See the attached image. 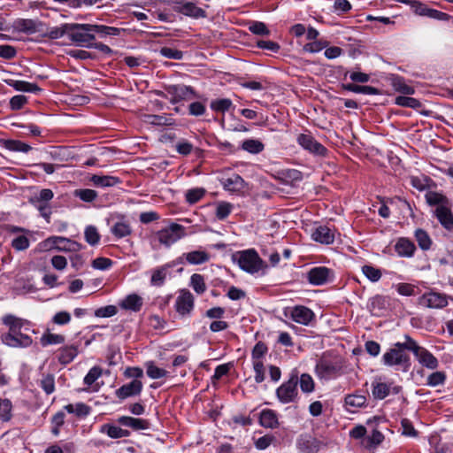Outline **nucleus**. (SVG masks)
<instances>
[{
    "label": "nucleus",
    "mask_w": 453,
    "mask_h": 453,
    "mask_svg": "<svg viewBox=\"0 0 453 453\" xmlns=\"http://www.w3.org/2000/svg\"><path fill=\"white\" fill-rule=\"evenodd\" d=\"M54 194L53 191L50 188L41 189L38 193L35 194L30 198V203L32 204L37 203H49V202L53 198Z\"/></svg>",
    "instance_id": "nucleus-47"
},
{
    "label": "nucleus",
    "mask_w": 453,
    "mask_h": 453,
    "mask_svg": "<svg viewBox=\"0 0 453 453\" xmlns=\"http://www.w3.org/2000/svg\"><path fill=\"white\" fill-rule=\"evenodd\" d=\"M142 390V383L141 380H134L127 384H124L115 392L119 399H126L127 397L138 395Z\"/></svg>",
    "instance_id": "nucleus-21"
},
{
    "label": "nucleus",
    "mask_w": 453,
    "mask_h": 453,
    "mask_svg": "<svg viewBox=\"0 0 453 453\" xmlns=\"http://www.w3.org/2000/svg\"><path fill=\"white\" fill-rule=\"evenodd\" d=\"M394 250L398 257L411 258L417 250L415 243L407 237H399L395 240Z\"/></svg>",
    "instance_id": "nucleus-18"
},
{
    "label": "nucleus",
    "mask_w": 453,
    "mask_h": 453,
    "mask_svg": "<svg viewBox=\"0 0 453 453\" xmlns=\"http://www.w3.org/2000/svg\"><path fill=\"white\" fill-rule=\"evenodd\" d=\"M395 104L402 107H408L411 109H418L422 104L419 100L411 96H397L395 99Z\"/></svg>",
    "instance_id": "nucleus-51"
},
{
    "label": "nucleus",
    "mask_w": 453,
    "mask_h": 453,
    "mask_svg": "<svg viewBox=\"0 0 453 453\" xmlns=\"http://www.w3.org/2000/svg\"><path fill=\"white\" fill-rule=\"evenodd\" d=\"M43 245L45 248H55L64 251H77L81 248L79 243L61 236L50 237L44 241Z\"/></svg>",
    "instance_id": "nucleus-16"
},
{
    "label": "nucleus",
    "mask_w": 453,
    "mask_h": 453,
    "mask_svg": "<svg viewBox=\"0 0 453 453\" xmlns=\"http://www.w3.org/2000/svg\"><path fill=\"white\" fill-rule=\"evenodd\" d=\"M183 259L189 265H198L207 263L211 259V255L206 250H197L183 253L178 258V262L182 263Z\"/></svg>",
    "instance_id": "nucleus-20"
},
{
    "label": "nucleus",
    "mask_w": 453,
    "mask_h": 453,
    "mask_svg": "<svg viewBox=\"0 0 453 453\" xmlns=\"http://www.w3.org/2000/svg\"><path fill=\"white\" fill-rule=\"evenodd\" d=\"M111 232L115 237L120 239L131 234L132 230L128 222L119 220L112 225Z\"/></svg>",
    "instance_id": "nucleus-40"
},
{
    "label": "nucleus",
    "mask_w": 453,
    "mask_h": 453,
    "mask_svg": "<svg viewBox=\"0 0 453 453\" xmlns=\"http://www.w3.org/2000/svg\"><path fill=\"white\" fill-rule=\"evenodd\" d=\"M233 103L228 98H221V99H216L212 100L210 104V107L212 111L216 112H221L224 113L232 107Z\"/></svg>",
    "instance_id": "nucleus-53"
},
{
    "label": "nucleus",
    "mask_w": 453,
    "mask_h": 453,
    "mask_svg": "<svg viewBox=\"0 0 453 453\" xmlns=\"http://www.w3.org/2000/svg\"><path fill=\"white\" fill-rule=\"evenodd\" d=\"M419 304L432 309H441L448 305L446 295L438 292H428L419 298Z\"/></svg>",
    "instance_id": "nucleus-15"
},
{
    "label": "nucleus",
    "mask_w": 453,
    "mask_h": 453,
    "mask_svg": "<svg viewBox=\"0 0 453 453\" xmlns=\"http://www.w3.org/2000/svg\"><path fill=\"white\" fill-rule=\"evenodd\" d=\"M52 429L51 433L58 436L60 433V428L65 423V413L63 411L57 412L51 418Z\"/></svg>",
    "instance_id": "nucleus-62"
},
{
    "label": "nucleus",
    "mask_w": 453,
    "mask_h": 453,
    "mask_svg": "<svg viewBox=\"0 0 453 453\" xmlns=\"http://www.w3.org/2000/svg\"><path fill=\"white\" fill-rule=\"evenodd\" d=\"M315 374L319 380H335L343 374V361L324 354L315 365Z\"/></svg>",
    "instance_id": "nucleus-1"
},
{
    "label": "nucleus",
    "mask_w": 453,
    "mask_h": 453,
    "mask_svg": "<svg viewBox=\"0 0 453 453\" xmlns=\"http://www.w3.org/2000/svg\"><path fill=\"white\" fill-rule=\"evenodd\" d=\"M402 387L395 385L394 382H384L380 380H376L372 383V394L373 398L382 400L386 398L390 393L395 395L400 393Z\"/></svg>",
    "instance_id": "nucleus-14"
},
{
    "label": "nucleus",
    "mask_w": 453,
    "mask_h": 453,
    "mask_svg": "<svg viewBox=\"0 0 453 453\" xmlns=\"http://www.w3.org/2000/svg\"><path fill=\"white\" fill-rule=\"evenodd\" d=\"M286 316H288L293 321L303 326H308L315 318L314 312L303 305L291 308L289 313H286Z\"/></svg>",
    "instance_id": "nucleus-17"
},
{
    "label": "nucleus",
    "mask_w": 453,
    "mask_h": 453,
    "mask_svg": "<svg viewBox=\"0 0 453 453\" xmlns=\"http://www.w3.org/2000/svg\"><path fill=\"white\" fill-rule=\"evenodd\" d=\"M400 3L410 6L411 10L418 16L426 17L429 7L418 0H398Z\"/></svg>",
    "instance_id": "nucleus-45"
},
{
    "label": "nucleus",
    "mask_w": 453,
    "mask_h": 453,
    "mask_svg": "<svg viewBox=\"0 0 453 453\" xmlns=\"http://www.w3.org/2000/svg\"><path fill=\"white\" fill-rule=\"evenodd\" d=\"M39 386L47 394L50 395L55 391V378L52 374H42L39 380Z\"/></svg>",
    "instance_id": "nucleus-55"
},
{
    "label": "nucleus",
    "mask_w": 453,
    "mask_h": 453,
    "mask_svg": "<svg viewBox=\"0 0 453 453\" xmlns=\"http://www.w3.org/2000/svg\"><path fill=\"white\" fill-rule=\"evenodd\" d=\"M189 285L194 289V291L198 295H202L206 291V284L204 281V278L203 275L199 273H194L190 277Z\"/></svg>",
    "instance_id": "nucleus-50"
},
{
    "label": "nucleus",
    "mask_w": 453,
    "mask_h": 453,
    "mask_svg": "<svg viewBox=\"0 0 453 453\" xmlns=\"http://www.w3.org/2000/svg\"><path fill=\"white\" fill-rule=\"evenodd\" d=\"M414 237L418 242V247L424 250H429L433 245V241L426 231L422 228H418L414 232Z\"/></svg>",
    "instance_id": "nucleus-38"
},
{
    "label": "nucleus",
    "mask_w": 453,
    "mask_h": 453,
    "mask_svg": "<svg viewBox=\"0 0 453 453\" xmlns=\"http://www.w3.org/2000/svg\"><path fill=\"white\" fill-rule=\"evenodd\" d=\"M195 307V297L189 290L181 289L174 303L176 312L181 318L191 316Z\"/></svg>",
    "instance_id": "nucleus-8"
},
{
    "label": "nucleus",
    "mask_w": 453,
    "mask_h": 453,
    "mask_svg": "<svg viewBox=\"0 0 453 453\" xmlns=\"http://www.w3.org/2000/svg\"><path fill=\"white\" fill-rule=\"evenodd\" d=\"M2 322L4 325L8 326V333H14L16 331H20V329L26 325L29 324V322L26 319L18 318L12 314H6L2 318Z\"/></svg>",
    "instance_id": "nucleus-32"
},
{
    "label": "nucleus",
    "mask_w": 453,
    "mask_h": 453,
    "mask_svg": "<svg viewBox=\"0 0 453 453\" xmlns=\"http://www.w3.org/2000/svg\"><path fill=\"white\" fill-rule=\"evenodd\" d=\"M298 382L300 383L301 390L303 393H311L314 391L315 383L312 377L308 373L301 374L298 379Z\"/></svg>",
    "instance_id": "nucleus-58"
},
{
    "label": "nucleus",
    "mask_w": 453,
    "mask_h": 453,
    "mask_svg": "<svg viewBox=\"0 0 453 453\" xmlns=\"http://www.w3.org/2000/svg\"><path fill=\"white\" fill-rule=\"evenodd\" d=\"M186 235L185 227L177 223H172L156 233V236L160 244L170 247Z\"/></svg>",
    "instance_id": "nucleus-7"
},
{
    "label": "nucleus",
    "mask_w": 453,
    "mask_h": 453,
    "mask_svg": "<svg viewBox=\"0 0 453 453\" xmlns=\"http://www.w3.org/2000/svg\"><path fill=\"white\" fill-rule=\"evenodd\" d=\"M259 423L266 428H275L279 426L278 415L275 411L265 409L260 412Z\"/></svg>",
    "instance_id": "nucleus-29"
},
{
    "label": "nucleus",
    "mask_w": 453,
    "mask_h": 453,
    "mask_svg": "<svg viewBox=\"0 0 453 453\" xmlns=\"http://www.w3.org/2000/svg\"><path fill=\"white\" fill-rule=\"evenodd\" d=\"M173 265L166 264L157 267L152 272L150 283L153 286L160 287L164 284L167 275L168 269L173 267Z\"/></svg>",
    "instance_id": "nucleus-37"
},
{
    "label": "nucleus",
    "mask_w": 453,
    "mask_h": 453,
    "mask_svg": "<svg viewBox=\"0 0 453 453\" xmlns=\"http://www.w3.org/2000/svg\"><path fill=\"white\" fill-rule=\"evenodd\" d=\"M405 344L404 342H396L394 348L389 349L382 356V362L388 366H400L403 371L406 372L411 366V358L404 350L406 348L401 345Z\"/></svg>",
    "instance_id": "nucleus-5"
},
{
    "label": "nucleus",
    "mask_w": 453,
    "mask_h": 453,
    "mask_svg": "<svg viewBox=\"0 0 453 453\" xmlns=\"http://www.w3.org/2000/svg\"><path fill=\"white\" fill-rule=\"evenodd\" d=\"M70 23H64L58 27H50L47 30V36L50 39L57 40L64 36L68 38Z\"/></svg>",
    "instance_id": "nucleus-44"
},
{
    "label": "nucleus",
    "mask_w": 453,
    "mask_h": 453,
    "mask_svg": "<svg viewBox=\"0 0 453 453\" xmlns=\"http://www.w3.org/2000/svg\"><path fill=\"white\" fill-rule=\"evenodd\" d=\"M64 409L70 414L80 418H85L90 413V407L83 403H70L64 406Z\"/></svg>",
    "instance_id": "nucleus-42"
},
{
    "label": "nucleus",
    "mask_w": 453,
    "mask_h": 453,
    "mask_svg": "<svg viewBox=\"0 0 453 453\" xmlns=\"http://www.w3.org/2000/svg\"><path fill=\"white\" fill-rule=\"evenodd\" d=\"M100 432L107 434L112 439H119L129 435V432L127 430L122 429L121 427L112 424L103 425L100 428Z\"/></svg>",
    "instance_id": "nucleus-36"
},
{
    "label": "nucleus",
    "mask_w": 453,
    "mask_h": 453,
    "mask_svg": "<svg viewBox=\"0 0 453 453\" xmlns=\"http://www.w3.org/2000/svg\"><path fill=\"white\" fill-rule=\"evenodd\" d=\"M143 121L145 123L154 125V126H172L174 125V119L171 115L163 114V115H155V114H148L144 115Z\"/></svg>",
    "instance_id": "nucleus-35"
},
{
    "label": "nucleus",
    "mask_w": 453,
    "mask_h": 453,
    "mask_svg": "<svg viewBox=\"0 0 453 453\" xmlns=\"http://www.w3.org/2000/svg\"><path fill=\"white\" fill-rule=\"evenodd\" d=\"M91 33L95 35L98 34L101 37L107 35H119L120 30L117 27H108L105 25L90 24Z\"/></svg>",
    "instance_id": "nucleus-46"
},
{
    "label": "nucleus",
    "mask_w": 453,
    "mask_h": 453,
    "mask_svg": "<svg viewBox=\"0 0 453 453\" xmlns=\"http://www.w3.org/2000/svg\"><path fill=\"white\" fill-rule=\"evenodd\" d=\"M241 148L250 154H258L264 150L265 145L259 140L246 139L242 142Z\"/></svg>",
    "instance_id": "nucleus-43"
},
{
    "label": "nucleus",
    "mask_w": 453,
    "mask_h": 453,
    "mask_svg": "<svg viewBox=\"0 0 453 453\" xmlns=\"http://www.w3.org/2000/svg\"><path fill=\"white\" fill-rule=\"evenodd\" d=\"M159 54L166 58L180 60L183 58V52L172 47H162L159 50Z\"/></svg>",
    "instance_id": "nucleus-60"
},
{
    "label": "nucleus",
    "mask_w": 453,
    "mask_h": 453,
    "mask_svg": "<svg viewBox=\"0 0 453 453\" xmlns=\"http://www.w3.org/2000/svg\"><path fill=\"white\" fill-rule=\"evenodd\" d=\"M334 231L326 226H318L311 234L312 240L326 245L332 244L334 241Z\"/></svg>",
    "instance_id": "nucleus-24"
},
{
    "label": "nucleus",
    "mask_w": 453,
    "mask_h": 453,
    "mask_svg": "<svg viewBox=\"0 0 453 453\" xmlns=\"http://www.w3.org/2000/svg\"><path fill=\"white\" fill-rule=\"evenodd\" d=\"M405 344L401 345L412 352L420 365L430 370H435L439 366L438 359L426 348L420 346L410 335L404 334Z\"/></svg>",
    "instance_id": "nucleus-2"
},
{
    "label": "nucleus",
    "mask_w": 453,
    "mask_h": 453,
    "mask_svg": "<svg viewBox=\"0 0 453 453\" xmlns=\"http://www.w3.org/2000/svg\"><path fill=\"white\" fill-rule=\"evenodd\" d=\"M142 304L143 300L137 294H130L119 302V306L122 309L134 312L139 311L142 309Z\"/></svg>",
    "instance_id": "nucleus-26"
},
{
    "label": "nucleus",
    "mask_w": 453,
    "mask_h": 453,
    "mask_svg": "<svg viewBox=\"0 0 453 453\" xmlns=\"http://www.w3.org/2000/svg\"><path fill=\"white\" fill-rule=\"evenodd\" d=\"M297 143L305 150L317 157H326L327 149L319 142L310 133L300 134L296 138Z\"/></svg>",
    "instance_id": "nucleus-9"
},
{
    "label": "nucleus",
    "mask_w": 453,
    "mask_h": 453,
    "mask_svg": "<svg viewBox=\"0 0 453 453\" xmlns=\"http://www.w3.org/2000/svg\"><path fill=\"white\" fill-rule=\"evenodd\" d=\"M297 383V375L291 374L290 378L276 389L277 399L283 404L296 402L298 397Z\"/></svg>",
    "instance_id": "nucleus-6"
},
{
    "label": "nucleus",
    "mask_w": 453,
    "mask_h": 453,
    "mask_svg": "<svg viewBox=\"0 0 453 453\" xmlns=\"http://www.w3.org/2000/svg\"><path fill=\"white\" fill-rule=\"evenodd\" d=\"M1 341L11 348H27L33 343L31 336L22 334L20 331L4 333L1 335Z\"/></svg>",
    "instance_id": "nucleus-12"
},
{
    "label": "nucleus",
    "mask_w": 453,
    "mask_h": 453,
    "mask_svg": "<svg viewBox=\"0 0 453 453\" xmlns=\"http://www.w3.org/2000/svg\"><path fill=\"white\" fill-rule=\"evenodd\" d=\"M165 91L167 97L172 104H176L183 100H189L194 96L193 88L183 84L168 86Z\"/></svg>",
    "instance_id": "nucleus-13"
},
{
    "label": "nucleus",
    "mask_w": 453,
    "mask_h": 453,
    "mask_svg": "<svg viewBox=\"0 0 453 453\" xmlns=\"http://www.w3.org/2000/svg\"><path fill=\"white\" fill-rule=\"evenodd\" d=\"M205 193H206V191L203 188H196L188 189L185 195L186 201L189 204H194V203H197L198 201H200L204 196Z\"/></svg>",
    "instance_id": "nucleus-57"
},
{
    "label": "nucleus",
    "mask_w": 453,
    "mask_h": 453,
    "mask_svg": "<svg viewBox=\"0 0 453 453\" xmlns=\"http://www.w3.org/2000/svg\"><path fill=\"white\" fill-rule=\"evenodd\" d=\"M344 88L348 91L357 94L380 95V91L378 88L367 85H357L354 83H349L344 85Z\"/></svg>",
    "instance_id": "nucleus-41"
},
{
    "label": "nucleus",
    "mask_w": 453,
    "mask_h": 453,
    "mask_svg": "<svg viewBox=\"0 0 453 453\" xmlns=\"http://www.w3.org/2000/svg\"><path fill=\"white\" fill-rule=\"evenodd\" d=\"M146 373L149 378L152 380H159V379H169L173 376L170 374L168 371L164 368H160L153 361H148L145 363Z\"/></svg>",
    "instance_id": "nucleus-30"
},
{
    "label": "nucleus",
    "mask_w": 453,
    "mask_h": 453,
    "mask_svg": "<svg viewBox=\"0 0 453 453\" xmlns=\"http://www.w3.org/2000/svg\"><path fill=\"white\" fill-rule=\"evenodd\" d=\"M103 371L99 366H93L84 377L83 382L87 386H91L97 379L102 376Z\"/></svg>",
    "instance_id": "nucleus-61"
},
{
    "label": "nucleus",
    "mask_w": 453,
    "mask_h": 453,
    "mask_svg": "<svg viewBox=\"0 0 453 453\" xmlns=\"http://www.w3.org/2000/svg\"><path fill=\"white\" fill-rule=\"evenodd\" d=\"M30 242L26 235H19L12 241V247L17 251H22L28 249Z\"/></svg>",
    "instance_id": "nucleus-64"
},
{
    "label": "nucleus",
    "mask_w": 453,
    "mask_h": 453,
    "mask_svg": "<svg viewBox=\"0 0 453 453\" xmlns=\"http://www.w3.org/2000/svg\"><path fill=\"white\" fill-rule=\"evenodd\" d=\"M77 345H66L58 350V360L62 365L70 364L78 355Z\"/></svg>",
    "instance_id": "nucleus-27"
},
{
    "label": "nucleus",
    "mask_w": 453,
    "mask_h": 453,
    "mask_svg": "<svg viewBox=\"0 0 453 453\" xmlns=\"http://www.w3.org/2000/svg\"><path fill=\"white\" fill-rule=\"evenodd\" d=\"M90 181L96 187H100V188L112 187L119 182V180L117 177L109 176V175H97V174L92 175L90 177Z\"/></svg>",
    "instance_id": "nucleus-39"
},
{
    "label": "nucleus",
    "mask_w": 453,
    "mask_h": 453,
    "mask_svg": "<svg viewBox=\"0 0 453 453\" xmlns=\"http://www.w3.org/2000/svg\"><path fill=\"white\" fill-rule=\"evenodd\" d=\"M4 147L10 151L27 153L32 150V147L19 140H8L4 143Z\"/></svg>",
    "instance_id": "nucleus-48"
},
{
    "label": "nucleus",
    "mask_w": 453,
    "mask_h": 453,
    "mask_svg": "<svg viewBox=\"0 0 453 453\" xmlns=\"http://www.w3.org/2000/svg\"><path fill=\"white\" fill-rule=\"evenodd\" d=\"M233 211V204L227 202H219L216 204L215 215L218 219L223 220L229 216Z\"/></svg>",
    "instance_id": "nucleus-56"
},
{
    "label": "nucleus",
    "mask_w": 453,
    "mask_h": 453,
    "mask_svg": "<svg viewBox=\"0 0 453 453\" xmlns=\"http://www.w3.org/2000/svg\"><path fill=\"white\" fill-rule=\"evenodd\" d=\"M96 39L91 33L90 24L70 23L68 40L70 44L89 48Z\"/></svg>",
    "instance_id": "nucleus-4"
},
{
    "label": "nucleus",
    "mask_w": 453,
    "mask_h": 453,
    "mask_svg": "<svg viewBox=\"0 0 453 453\" xmlns=\"http://www.w3.org/2000/svg\"><path fill=\"white\" fill-rule=\"evenodd\" d=\"M5 82L17 91L37 93L41 88L35 84L25 81L6 80Z\"/></svg>",
    "instance_id": "nucleus-33"
},
{
    "label": "nucleus",
    "mask_w": 453,
    "mask_h": 453,
    "mask_svg": "<svg viewBox=\"0 0 453 453\" xmlns=\"http://www.w3.org/2000/svg\"><path fill=\"white\" fill-rule=\"evenodd\" d=\"M13 418V404L8 398L0 397V423H8Z\"/></svg>",
    "instance_id": "nucleus-34"
},
{
    "label": "nucleus",
    "mask_w": 453,
    "mask_h": 453,
    "mask_svg": "<svg viewBox=\"0 0 453 453\" xmlns=\"http://www.w3.org/2000/svg\"><path fill=\"white\" fill-rule=\"evenodd\" d=\"M64 342L65 337L62 334H51L49 332L44 333L40 339V342L42 347L61 344Z\"/></svg>",
    "instance_id": "nucleus-49"
},
{
    "label": "nucleus",
    "mask_w": 453,
    "mask_h": 453,
    "mask_svg": "<svg viewBox=\"0 0 453 453\" xmlns=\"http://www.w3.org/2000/svg\"><path fill=\"white\" fill-rule=\"evenodd\" d=\"M329 42L326 40H314L303 46V50L310 53H318L328 46Z\"/></svg>",
    "instance_id": "nucleus-59"
},
{
    "label": "nucleus",
    "mask_w": 453,
    "mask_h": 453,
    "mask_svg": "<svg viewBox=\"0 0 453 453\" xmlns=\"http://www.w3.org/2000/svg\"><path fill=\"white\" fill-rule=\"evenodd\" d=\"M446 380V374L443 372H434L427 377L426 385L430 387H436L444 384Z\"/></svg>",
    "instance_id": "nucleus-63"
},
{
    "label": "nucleus",
    "mask_w": 453,
    "mask_h": 453,
    "mask_svg": "<svg viewBox=\"0 0 453 453\" xmlns=\"http://www.w3.org/2000/svg\"><path fill=\"white\" fill-rule=\"evenodd\" d=\"M435 216L444 228L447 230L453 228V215L449 208L443 205L438 206L435 210Z\"/></svg>",
    "instance_id": "nucleus-28"
},
{
    "label": "nucleus",
    "mask_w": 453,
    "mask_h": 453,
    "mask_svg": "<svg viewBox=\"0 0 453 453\" xmlns=\"http://www.w3.org/2000/svg\"><path fill=\"white\" fill-rule=\"evenodd\" d=\"M178 12L192 18H204L206 16V12L202 8L196 6L195 4L191 2H187L180 5L178 8Z\"/></svg>",
    "instance_id": "nucleus-31"
},
{
    "label": "nucleus",
    "mask_w": 453,
    "mask_h": 453,
    "mask_svg": "<svg viewBox=\"0 0 453 453\" xmlns=\"http://www.w3.org/2000/svg\"><path fill=\"white\" fill-rule=\"evenodd\" d=\"M117 421L119 425L130 427L134 431L146 430L150 426L148 420L129 416H121Z\"/></svg>",
    "instance_id": "nucleus-25"
},
{
    "label": "nucleus",
    "mask_w": 453,
    "mask_h": 453,
    "mask_svg": "<svg viewBox=\"0 0 453 453\" xmlns=\"http://www.w3.org/2000/svg\"><path fill=\"white\" fill-rule=\"evenodd\" d=\"M367 398L365 395L355 393L347 395L344 398L345 408L349 412H356L358 409L365 407Z\"/></svg>",
    "instance_id": "nucleus-23"
},
{
    "label": "nucleus",
    "mask_w": 453,
    "mask_h": 453,
    "mask_svg": "<svg viewBox=\"0 0 453 453\" xmlns=\"http://www.w3.org/2000/svg\"><path fill=\"white\" fill-rule=\"evenodd\" d=\"M387 80L394 90L398 93L403 95H413L415 93L414 88L408 84L405 79L402 76L390 74Z\"/></svg>",
    "instance_id": "nucleus-22"
},
{
    "label": "nucleus",
    "mask_w": 453,
    "mask_h": 453,
    "mask_svg": "<svg viewBox=\"0 0 453 453\" xmlns=\"http://www.w3.org/2000/svg\"><path fill=\"white\" fill-rule=\"evenodd\" d=\"M361 271L364 275L372 282L379 281L382 276L381 271L371 265H363Z\"/></svg>",
    "instance_id": "nucleus-52"
},
{
    "label": "nucleus",
    "mask_w": 453,
    "mask_h": 453,
    "mask_svg": "<svg viewBox=\"0 0 453 453\" xmlns=\"http://www.w3.org/2000/svg\"><path fill=\"white\" fill-rule=\"evenodd\" d=\"M233 260L237 263L242 271L250 274L258 273L264 265L263 260L253 249L235 253L233 256Z\"/></svg>",
    "instance_id": "nucleus-3"
},
{
    "label": "nucleus",
    "mask_w": 453,
    "mask_h": 453,
    "mask_svg": "<svg viewBox=\"0 0 453 453\" xmlns=\"http://www.w3.org/2000/svg\"><path fill=\"white\" fill-rule=\"evenodd\" d=\"M334 279V271L326 266H315L307 273V280L313 286L325 285L327 282L333 281Z\"/></svg>",
    "instance_id": "nucleus-10"
},
{
    "label": "nucleus",
    "mask_w": 453,
    "mask_h": 453,
    "mask_svg": "<svg viewBox=\"0 0 453 453\" xmlns=\"http://www.w3.org/2000/svg\"><path fill=\"white\" fill-rule=\"evenodd\" d=\"M219 181L224 189L231 193L241 192L245 186L244 180L239 174L236 173L223 176L221 177Z\"/></svg>",
    "instance_id": "nucleus-19"
},
{
    "label": "nucleus",
    "mask_w": 453,
    "mask_h": 453,
    "mask_svg": "<svg viewBox=\"0 0 453 453\" xmlns=\"http://www.w3.org/2000/svg\"><path fill=\"white\" fill-rule=\"evenodd\" d=\"M15 27L27 34H33L37 31L36 22L33 19H19L15 23Z\"/></svg>",
    "instance_id": "nucleus-54"
},
{
    "label": "nucleus",
    "mask_w": 453,
    "mask_h": 453,
    "mask_svg": "<svg viewBox=\"0 0 453 453\" xmlns=\"http://www.w3.org/2000/svg\"><path fill=\"white\" fill-rule=\"evenodd\" d=\"M380 420L379 418L373 417L372 418H369L366 421V425L368 427L372 429L371 433L366 435V437L361 441V445L368 449L377 448L383 441L384 435L379 431L375 426L377 422Z\"/></svg>",
    "instance_id": "nucleus-11"
}]
</instances>
